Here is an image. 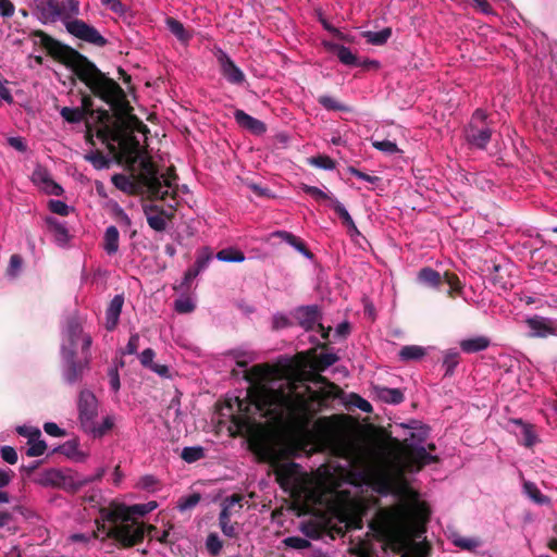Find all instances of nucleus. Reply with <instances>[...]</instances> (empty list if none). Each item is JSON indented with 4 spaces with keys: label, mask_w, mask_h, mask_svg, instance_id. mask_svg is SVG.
Masks as SVG:
<instances>
[{
    "label": "nucleus",
    "mask_w": 557,
    "mask_h": 557,
    "mask_svg": "<svg viewBox=\"0 0 557 557\" xmlns=\"http://www.w3.org/2000/svg\"><path fill=\"white\" fill-rule=\"evenodd\" d=\"M286 546L295 549H304L309 547L310 543L308 540L300 536H289L284 540Z\"/></svg>",
    "instance_id": "69168bd1"
},
{
    "label": "nucleus",
    "mask_w": 557,
    "mask_h": 557,
    "mask_svg": "<svg viewBox=\"0 0 557 557\" xmlns=\"http://www.w3.org/2000/svg\"><path fill=\"white\" fill-rule=\"evenodd\" d=\"M298 319L300 324L307 330L318 329L321 332L323 338L329 337V333L331 329H324V326L320 323V312L317 307H306L298 310Z\"/></svg>",
    "instance_id": "4468645a"
},
{
    "label": "nucleus",
    "mask_w": 557,
    "mask_h": 557,
    "mask_svg": "<svg viewBox=\"0 0 557 557\" xmlns=\"http://www.w3.org/2000/svg\"><path fill=\"white\" fill-rule=\"evenodd\" d=\"M36 482L41 486H53V487H60L63 486L65 483V475L63 472L57 469H49L44 472H41L37 479Z\"/></svg>",
    "instance_id": "4be33fe9"
},
{
    "label": "nucleus",
    "mask_w": 557,
    "mask_h": 557,
    "mask_svg": "<svg viewBox=\"0 0 557 557\" xmlns=\"http://www.w3.org/2000/svg\"><path fill=\"white\" fill-rule=\"evenodd\" d=\"M490 346V339L485 336H475L465 338L460 342V348L467 354H473L486 349Z\"/></svg>",
    "instance_id": "bb28decb"
},
{
    "label": "nucleus",
    "mask_w": 557,
    "mask_h": 557,
    "mask_svg": "<svg viewBox=\"0 0 557 557\" xmlns=\"http://www.w3.org/2000/svg\"><path fill=\"white\" fill-rule=\"evenodd\" d=\"M392 30L389 28H384L380 32H364L363 37L367 39L369 44L372 45H383L391 37Z\"/></svg>",
    "instance_id": "58836bf2"
},
{
    "label": "nucleus",
    "mask_w": 557,
    "mask_h": 557,
    "mask_svg": "<svg viewBox=\"0 0 557 557\" xmlns=\"http://www.w3.org/2000/svg\"><path fill=\"white\" fill-rule=\"evenodd\" d=\"M418 282L428 287L438 288L442 277L437 271L431 268H423L418 273Z\"/></svg>",
    "instance_id": "c85d7f7f"
},
{
    "label": "nucleus",
    "mask_w": 557,
    "mask_h": 557,
    "mask_svg": "<svg viewBox=\"0 0 557 557\" xmlns=\"http://www.w3.org/2000/svg\"><path fill=\"white\" fill-rule=\"evenodd\" d=\"M447 539L454 546L470 553L476 552L483 545V541L479 536H463L456 530H449Z\"/></svg>",
    "instance_id": "2eb2a0df"
},
{
    "label": "nucleus",
    "mask_w": 557,
    "mask_h": 557,
    "mask_svg": "<svg viewBox=\"0 0 557 557\" xmlns=\"http://www.w3.org/2000/svg\"><path fill=\"white\" fill-rule=\"evenodd\" d=\"M492 131L487 127L479 129L470 124L467 129V140L481 149H484L491 139Z\"/></svg>",
    "instance_id": "aec40b11"
},
{
    "label": "nucleus",
    "mask_w": 557,
    "mask_h": 557,
    "mask_svg": "<svg viewBox=\"0 0 557 557\" xmlns=\"http://www.w3.org/2000/svg\"><path fill=\"white\" fill-rule=\"evenodd\" d=\"M329 47L336 51V54L339 61L345 65H356L357 58L356 55L345 46L339 45H329Z\"/></svg>",
    "instance_id": "c9c22d12"
},
{
    "label": "nucleus",
    "mask_w": 557,
    "mask_h": 557,
    "mask_svg": "<svg viewBox=\"0 0 557 557\" xmlns=\"http://www.w3.org/2000/svg\"><path fill=\"white\" fill-rule=\"evenodd\" d=\"M24 260L22 256L14 253L10 257V261L7 268V276L11 280H15L20 276L23 271Z\"/></svg>",
    "instance_id": "473e14b6"
},
{
    "label": "nucleus",
    "mask_w": 557,
    "mask_h": 557,
    "mask_svg": "<svg viewBox=\"0 0 557 557\" xmlns=\"http://www.w3.org/2000/svg\"><path fill=\"white\" fill-rule=\"evenodd\" d=\"M1 457L5 462L10 465H14L17 462V453L11 446H4L1 448Z\"/></svg>",
    "instance_id": "774afa93"
},
{
    "label": "nucleus",
    "mask_w": 557,
    "mask_h": 557,
    "mask_svg": "<svg viewBox=\"0 0 557 557\" xmlns=\"http://www.w3.org/2000/svg\"><path fill=\"white\" fill-rule=\"evenodd\" d=\"M523 491L530 499H532L534 503L539 505L549 503V499L546 496H544L537 488V486L532 482H524Z\"/></svg>",
    "instance_id": "f704fd0d"
},
{
    "label": "nucleus",
    "mask_w": 557,
    "mask_h": 557,
    "mask_svg": "<svg viewBox=\"0 0 557 557\" xmlns=\"http://www.w3.org/2000/svg\"><path fill=\"white\" fill-rule=\"evenodd\" d=\"M157 506L156 502L132 506L112 502L99 510L94 536L101 540L113 539L124 546L135 545L145 535V527L138 518L154 510Z\"/></svg>",
    "instance_id": "7ed1b4c3"
},
{
    "label": "nucleus",
    "mask_w": 557,
    "mask_h": 557,
    "mask_svg": "<svg viewBox=\"0 0 557 557\" xmlns=\"http://www.w3.org/2000/svg\"><path fill=\"white\" fill-rule=\"evenodd\" d=\"M144 212L147 218L148 225L157 231L162 232L166 227V219L164 216V212L159 211L154 206H145Z\"/></svg>",
    "instance_id": "412c9836"
},
{
    "label": "nucleus",
    "mask_w": 557,
    "mask_h": 557,
    "mask_svg": "<svg viewBox=\"0 0 557 557\" xmlns=\"http://www.w3.org/2000/svg\"><path fill=\"white\" fill-rule=\"evenodd\" d=\"M90 346L91 337L84 332L81 319L69 318L62 331L61 357L90 356Z\"/></svg>",
    "instance_id": "0eeeda50"
},
{
    "label": "nucleus",
    "mask_w": 557,
    "mask_h": 557,
    "mask_svg": "<svg viewBox=\"0 0 557 557\" xmlns=\"http://www.w3.org/2000/svg\"><path fill=\"white\" fill-rule=\"evenodd\" d=\"M330 205L332 206L334 211L338 214L343 224L346 227L354 226V220L343 203H341L336 198L333 197V198H330Z\"/></svg>",
    "instance_id": "79ce46f5"
},
{
    "label": "nucleus",
    "mask_w": 557,
    "mask_h": 557,
    "mask_svg": "<svg viewBox=\"0 0 557 557\" xmlns=\"http://www.w3.org/2000/svg\"><path fill=\"white\" fill-rule=\"evenodd\" d=\"M330 205L332 206L334 211L338 214L343 224L346 227L354 226V220L343 203H341L336 198L333 197V198H330Z\"/></svg>",
    "instance_id": "a19ab883"
},
{
    "label": "nucleus",
    "mask_w": 557,
    "mask_h": 557,
    "mask_svg": "<svg viewBox=\"0 0 557 557\" xmlns=\"http://www.w3.org/2000/svg\"><path fill=\"white\" fill-rule=\"evenodd\" d=\"M302 190L306 194L310 195L314 200L320 201V202H322V201L330 202V198H333L325 190H322L315 186L304 185Z\"/></svg>",
    "instance_id": "5fc2aeb1"
},
{
    "label": "nucleus",
    "mask_w": 557,
    "mask_h": 557,
    "mask_svg": "<svg viewBox=\"0 0 557 557\" xmlns=\"http://www.w3.org/2000/svg\"><path fill=\"white\" fill-rule=\"evenodd\" d=\"M444 278L449 286V290H448L449 296L453 297L455 293H460L462 286L457 276L446 273Z\"/></svg>",
    "instance_id": "338daca9"
},
{
    "label": "nucleus",
    "mask_w": 557,
    "mask_h": 557,
    "mask_svg": "<svg viewBox=\"0 0 557 557\" xmlns=\"http://www.w3.org/2000/svg\"><path fill=\"white\" fill-rule=\"evenodd\" d=\"M218 61L222 75L233 85H242L245 82L244 72L223 51H219Z\"/></svg>",
    "instance_id": "ddd939ff"
},
{
    "label": "nucleus",
    "mask_w": 557,
    "mask_h": 557,
    "mask_svg": "<svg viewBox=\"0 0 557 557\" xmlns=\"http://www.w3.org/2000/svg\"><path fill=\"white\" fill-rule=\"evenodd\" d=\"M62 117L70 123L81 122L83 119V111L78 108L64 107L61 110Z\"/></svg>",
    "instance_id": "4d7b16f0"
},
{
    "label": "nucleus",
    "mask_w": 557,
    "mask_h": 557,
    "mask_svg": "<svg viewBox=\"0 0 557 557\" xmlns=\"http://www.w3.org/2000/svg\"><path fill=\"white\" fill-rule=\"evenodd\" d=\"M32 182L48 195L60 196L63 193V188L52 180L49 171L41 165H37L33 171Z\"/></svg>",
    "instance_id": "f8f14e48"
},
{
    "label": "nucleus",
    "mask_w": 557,
    "mask_h": 557,
    "mask_svg": "<svg viewBox=\"0 0 557 557\" xmlns=\"http://www.w3.org/2000/svg\"><path fill=\"white\" fill-rule=\"evenodd\" d=\"M216 258L223 262H243L245 255L235 248L222 249L216 253Z\"/></svg>",
    "instance_id": "e433bc0d"
},
{
    "label": "nucleus",
    "mask_w": 557,
    "mask_h": 557,
    "mask_svg": "<svg viewBox=\"0 0 557 557\" xmlns=\"http://www.w3.org/2000/svg\"><path fill=\"white\" fill-rule=\"evenodd\" d=\"M16 432L24 436L29 441L36 440V437H40L41 432L38 428L32 425H20L16 428Z\"/></svg>",
    "instance_id": "e2e57ef3"
},
{
    "label": "nucleus",
    "mask_w": 557,
    "mask_h": 557,
    "mask_svg": "<svg viewBox=\"0 0 557 557\" xmlns=\"http://www.w3.org/2000/svg\"><path fill=\"white\" fill-rule=\"evenodd\" d=\"M60 59L96 96L107 103L117 106L123 101L124 91L120 85L106 76L87 58L71 48L62 47Z\"/></svg>",
    "instance_id": "20e7f679"
},
{
    "label": "nucleus",
    "mask_w": 557,
    "mask_h": 557,
    "mask_svg": "<svg viewBox=\"0 0 557 557\" xmlns=\"http://www.w3.org/2000/svg\"><path fill=\"white\" fill-rule=\"evenodd\" d=\"M141 164L146 171L145 184L154 197L165 199L175 193L176 176L171 170L159 174L150 161L144 159Z\"/></svg>",
    "instance_id": "6e6552de"
},
{
    "label": "nucleus",
    "mask_w": 557,
    "mask_h": 557,
    "mask_svg": "<svg viewBox=\"0 0 557 557\" xmlns=\"http://www.w3.org/2000/svg\"><path fill=\"white\" fill-rule=\"evenodd\" d=\"M512 423L518 429L515 432L519 437V442L527 447H532L537 441L533 426L523 423L521 420H513Z\"/></svg>",
    "instance_id": "5701e85b"
},
{
    "label": "nucleus",
    "mask_w": 557,
    "mask_h": 557,
    "mask_svg": "<svg viewBox=\"0 0 557 557\" xmlns=\"http://www.w3.org/2000/svg\"><path fill=\"white\" fill-rule=\"evenodd\" d=\"M309 163L320 169L333 170L335 169V162L330 157L318 156L309 159Z\"/></svg>",
    "instance_id": "13d9d810"
},
{
    "label": "nucleus",
    "mask_w": 557,
    "mask_h": 557,
    "mask_svg": "<svg viewBox=\"0 0 557 557\" xmlns=\"http://www.w3.org/2000/svg\"><path fill=\"white\" fill-rule=\"evenodd\" d=\"M230 355L239 368H246L248 363L255 359V355L252 352L243 349H234Z\"/></svg>",
    "instance_id": "a18cd8bd"
},
{
    "label": "nucleus",
    "mask_w": 557,
    "mask_h": 557,
    "mask_svg": "<svg viewBox=\"0 0 557 557\" xmlns=\"http://www.w3.org/2000/svg\"><path fill=\"white\" fill-rule=\"evenodd\" d=\"M426 354V349L418 345H408L399 350V358L403 361L419 360Z\"/></svg>",
    "instance_id": "7c9ffc66"
},
{
    "label": "nucleus",
    "mask_w": 557,
    "mask_h": 557,
    "mask_svg": "<svg viewBox=\"0 0 557 557\" xmlns=\"http://www.w3.org/2000/svg\"><path fill=\"white\" fill-rule=\"evenodd\" d=\"M234 117L240 127L249 131L250 133H252L255 135H261L267 129L265 124L263 122L247 114L243 110H236L234 113Z\"/></svg>",
    "instance_id": "dca6fc26"
},
{
    "label": "nucleus",
    "mask_w": 557,
    "mask_h": 557,
    "mask_svg": "<svg viewBox=\"0 0 557 557\" xmlns=\"http://www.w3.org/2000/svg\"><path fill=\"white\" fill-rule=\"evenodd\" d=\"M175 310L178 313H189L195 309V301L189 296H183L175 300Z\"/></svg>",
    "instance_id": "8fccbe9b"
},
{
    "label": "nucleus",
    "mask_w": 557,
    "mask_h": 557,
    "mask_svg": "<svg viewBox=\"0 0 557 557\" xmlns=\"http://www.w3.org/2000/svg\"><path fill=\"white\" fill-rule=\"evenodd\" d=\"M314 429L317 430V432H319L321 434V436L325 437V438H329L332 436V433H333V424L330 422L329 419L326 418H323V419H319L315 423H314Z\"/></svg>",
    "instance_id": "680f3d73"
},
{
    "label": "nucleus",
    "mask_w": 557,
    "mask_h": 557,
    "mask_svg": "<svg viewBox=\"0 0 557 557\" xmlns=\"http://www.w3.org/2000/svg\"><path fill=\"white\" fill-rule=\"evenodd\" d=\"M62 376L67 384H75L83 379L85 371L89 368L90 356L61 357Z\"/></svg>",
    "instance_id": "9d476101"
},
{
    "label": "nucleus",
    "mask_w": 557,
    "mask_h": 557,
    "mask_svg": "<svg viewBox=\"0 0 557 557\" xmlns=\"http://www.w3.org/2000/svg\"><path fill=\"white\" fill-rule=\"evenodd\" d=\"M337 361V356L332 352L321 354L314 362L313 369L315 371H323L327 367L334 364Z\"/></svg>",
    "instance_id": "49530a36"
},
{
    "label": "nucleus",
    "mask_w": 557,
    "mask_h": 557,
    "mask_svg": "<svg viewBox=\"0 0 557 557\" xmlns=\"http://www.w3.org/2000/svg\"><path fill=\"white\" fill-rule=\"evenodd\" d=\"M199 500H200L199 494H191V495H188L187 497L181 498L177 507L181 511H186L188 509L194 508L199 503Z\"/></svg>",
    "instance_id": "0e129e2a"
},
{
    "label": "nucleus",
    "mask_w": 557,
    "mask_h": 557,
    "mask_svg": "<svg viewBox=\"0 0 557 557\" xmlns=\"http://www.w3.org/2000/svg\"><path fill=\"white\" fill-rule=\"evenodd\" d=\"M47 445L40 437H36L34 441L28 442L27 455L30 457H38L44 455Z\"/></svg>",
    "instance_id": "6e6d98bb"
},
{
    "label": "nucleus",
    "mask_w": 557,
    "mask_h": 557,
    "mask_svg": "<svg viewBox=\"0 0 557 557\" xmlns=\"http://www.w3.org/2000/svg\"><path fill=\"white\" fill-rule=\"evenodd\" d=\"M46 223L53 235L55 244L59 247H66L71 239L66 225L53 216H47Z\"/></svg>",
    "instance_id": "f3484780"
},
{
    "label": "nucleus",
    "mask_w": 557,
    "mask_h": 557,
    "mask_svg": "<svg viewBox=\"0 0 557 557\" xmlns=\"http://www.w3.org/2000/svg\"><path fill=\"white\" fill-rule=\"evenodd\" d=\"M205 457V449L201 446H190L183 448L181 458L188 462H196Z\"/></svg>",
    "instance_id": "4c0bfd02"
},
{
    "label": "nucleus",
    "mask_w": 557,
    "mask_h": 557,
    "mask_svg": "<svg viewBox=\"0 0 557 557\" xmlns=\"http://www.w3.org/2000/svg\"><path fill=\"white\" fill-rule=\"evenodd\" d=\"M524 322L529 329L528 335L530 337L557 336V323L549 318L533 315L527 318Z\"/></svg>",
    "instance_id": "9b49d317"
},
{
    "label": "nucleus",
    "mask_w": 557,
    "mask_h": 557,
    "mask_svg": "<svg viewBox=\"0 0 557 557\" xmlns=\"http://www.w3.org/2000/svg\"><path fill=\"white\" fill-rule=\"evenodd\" d=\"M298 472V466L295 463H287L280 466L276 469V478L280 484L287 488L289 485H293L296 481L295 475Z\"/></svg>",
    "instance_id": "393cba45"
},
{
    "label": "nucleus",
    "mask_w": 557,
    "mask_h": 557,
    "mask_svg": "<svg viewBox=\"0 0 557 557\" xmlns=\"http://www.w3.org/2000/svg\"><path fill=\"white\" fill-rule=\"evenodd\" d=\"M249 387L243 398L227 399L223 412L239 433L248 435L281 424L307 426L321 394L312 389L330 385L319 373L253 366L245 370Z\"/></svg>",
    "instance_id": "f03ea898"
},
{
    "label": "nucleus",
    "mask_w": 557,
    "mask_h": 557,
    "mask_svg": "<svg viewBox=\"0 0 557 557\" xmlns=\"http://www.w3.org/2000/svg\"><path fill=\"white\" fill-rule=\"evenodd\" d=\"M459 362V352L456 349H449L444 352L443 367L445 368V374H453L455 368Z\"/></svg>",
    "instance_id": "ea45409f"
},
{
    "label": "nucleus",
    "mask_w": 557,
    "mask_h": 557,
    "mask_svg": "<svg viewBox=\"0 0 557 557\" xmlns=\"http://www.w3.org/2000/svg\"><path fill=\"white\" fill-rule=\"evenodd\" d=\"M85 158L98 170L109 168L110 161L101 152H91L87 154Z\"/></svg>",
    "instance_id": "864d4df0"
},
{
    "label": "nucleus",
    "mask_w": 557,
    "mask_h": 557,
    "mask_svg": "<svg viewBox=\"0 0 557 557\" xmlns=\"http://www.w3.org/2000/svg\"><path fill=\"white\" fill-rule=\"evenodd\" d=\"M115 418L114 416H107L102 419V421L98 422L97 419L88 426L85 432L92 437H102L106 435L112 428L114 426Z\"/></svg>",
    "instance_id": "b1692460"
},
{
    "label": "nucleus",
    "mask_w": 557,
    "mask_h": 557,
    "mask_svg": "<svg viewBox=\"0 0 557 557\" xmlns=\"http://www.w3.org/2000/svg\"><path fill=\"white\" fill-rule=\"evenodd\" d=\"M58 1L59 0H33L35 13L42 23H53Z\"/></svg>",
    "instance_id": "a211bd4d"
},
{
    "label": "nucleus",
    "mask_w": 557,
    "mask_h": 557,
    "mask_svg": "<svg viewBox=\"0 0 557 557\" xmlns=\"http://www.w3.org/2000/svg\"><path fill=\"white\" fill-rule=\"evenodd\" d=\"M99 403L96 395L89 389H82L78 395V421L85 431L98 417Z\"/></svg>",
    "instance_id": "1a4fd4ad"
},
{
    "label": "nucleus",
    "mask_w": 557,
    "mask_h": 557,
    "mask_svg": "<svg viewBox=\"0 0 557 557\" xmlns=\"http://www.w3.org/2000/svg\"><path fill=\"white\" fill-rule=\"evenodd\" d=\"M112 183L117 189L124 193L134 194L136 191V184L134 181L124 174L113 175Z\"/></svg>",
    "instance_id": "72a5a7b5"
},
{
    "label": "nucleus",
    "mask_w": 557,
    "mask_h": 557,
    "mask_svg": "<svg viewBox=\"0 0 557 557\" xmlns=\"http://www.w3.org/2000/svg\"><path fill=\"white\" fill-rule=\"evenodd\" d=\"M219 525L225 536L233 539L237 535V525L231 522L230 517H219Z\"/></svg>",
    "instance_id": "603ef678"
},
{
    "label": "nucleus",
    "mask_w": 557,
    "mask_h": 557,
    "mask_svg": "<svg viewBox=\"0 0 557 557\" xmlns=\"http://www.w3.org/2000/svg\"><path fill=\"white\" fill-rule=\"evenodd\" d=\"M359 482L379 495H393L397 503L375 510V523L384 543L400 557H425L428 548L414 543L420 539L429 521L430 508L420 500L405 479L406 471H418L436 461V457L423 446L405 443L400 450L383 451L375 455H360L356 458Z\"/></svg>",
    "instance_id": "f257e3e1"
},
{
    "label": "nucleus",
    "mask_w": 557,
    "mask_h": 557,
    "mask_svg": "<svg viewBox=\"0 0 557 557\" xmlns=\"http://www.w3.org/2000/svg\"><path fill=\"white\" fill-rule=\"evenodd\" d=\"M48 207L51 212L59 214L61 216L69 215L71 208L62 200L51 199L48 202Z\"/></svg>",
    "instance_id": "052dcab7"
},
{
    "label": "nucleus",
    "mask_w": 557,
    "mask_h": 557,
    "mask_svg": "<svg viewBox=\"0 0 557 557\" xmlns=\"http://www.w3.org/2000/svg\"><path fill=\"white\" fill-rule=\"evenodd\" d=\"M212 259V253L208 248H203L197 256L194 267L199 271H203Z\"/></svg>",
    "instance_id": "bf43d9fd"
},
{
    "label": "nucleus",
    "mask_w": 557,
    "mask_h": 557,
    "mask_svg": "<svg viewBox=\"0 0 557 557\" xmlns=\"http://www.w3.org/2000/svg\"><path fill=\"white\" fill-rule=\"evenodd\" d=\"M124 304V298L122 295H116L110 301L109 307L106 312V327L107 330H113L117 322L122 311V307Z\"/></svg>",
    "instance_id": "6ab92c4d"
},
{
    "label": "nucleus",
    "mask_w": 557,
    "mask_h": 557,
    "mask_svg": "<svg viewBox=\"0 0 557 557\" xmlns=\"http://www.w3.org/2000/svg\"><path fill=\"white\" fill-rule=\"evenodd\" d=\"M127 127L114 123L112 126L104 125L98 129L97 134L112 152L117 153L126 162L135 163L141 158L143 151L140 141L132 132H128Z\"/></svg>",
    "instance_id": "423d86ee"
},
{
    "label": "nucleus",
    "mask_w": 557,
    "mask_h": 557,
    "mask_svg": "<svg viewBox=\"0 0 557 557\" xmlns=\"http://www.w3.org/2000/svg\"><path fill=\"white\" fill-rule=\"evenodd\" d=\"M377 396L383 401L394 405L400 404L404 400V394L398 388H379Z\"/></svg>",
    "instance_id": "2f4dec72"
},
{
    "label": "nucleus",
    "mask_w": 557,
    "mask_h": 557,
    "mask_svg": "<svg viewBox=\"0 0 557 557\" xmlns=\"http://www.w3.org/2000/svg\"><path fill=\"white\" fill-rule=\"evenodd\" d=\"M330 205L332 206L334 211L338 214L343 224L346 227L354 226V220L343 203H341L336 198L333 197V198H330Z\"/></svg>",
    "instance_id": "37998d69"
},
{
    "label": "nucleus",
    "mask_w": 557,
    "mask_h": 557,
    "mask_svg": "<svg viewBox=\"0 0 557 557\" xmlns=\"http://www.w3.org/2000/svg\"><path fill=\"white\" fill-rule=\"evenodd\" d=\"M330 205L332 206L334 211L338 214L343 224L346 227L354 226V220L343 203H341L336 198L333 197V198H330Z\"/></svg>",
    "instance_id": "c03bdc74"
},
{
    "label": "nucleus",
    "mask_w": 557,
    "mask_h": 557,
    "mask_svg": "<svg viewBox=\"0 0 557 557\" xmlns=\"http://www.w3.org/2000/svg\"><path fill=\"white\" fill-rule=\"evenodd\" d=\"M372 146L384 152V153H387V154H395V153H398L400 150L398 149L396 143L392 141V140H388V139H383V140H372Z\"/></svg>",
    "instance_id": "de8ad7c7"
},
{
    "label": "nucleus",
    "mask_w": 557,
    "mask_h": 557,
    "mask_svg": "<svg viewBox=\"0 0 557 557\" xmlns=\"http://www.w3.org/2000/svg\"><path fill=\"white\" fill-rule=\"evenodd\" d=\"M165 24L168 29L172 33V35H174L177 38L180 42L184 45H187L189 42V40L193 37V34L191 32L186 29L180 21L173 17H168L165 20Z\"/></svg>",
    "instance_id": "a878e982"
},
{
    "label": "nucleus",
    "mask_w": 557,
    "mask_h": 557,
    "mask_svg": "<svg viewBox=\"0 0 557 557\" xmlns=\"http://www.w3.org/2000/svg\"><path fill=\"white\" fill-rule=\"evenodd\" d=\"M243 497L240 495H232L231 497H226L222 502V509L219 517H230L232 518L234 515L238 513L243 508Z\"/></svg>",
    "instance_id": "cd10ccee"
},
{
    "label": "nucleus",
    "mask_w": 557,
    "mask_h": 557,
    "mask_svg": "<svg viewBox=\"0 0 557 557\" xmlns=\"http://www.w3.org/2000/svg\"><path fill=\"white\" fill-rule=\"evenodd\" d=\"M79 13L81 5L78 0H59L53 23L60 21L71 35L96 46H104L106 39L94 26L76 18Z\"/></svg>",
    "instance_id": "39448f33"
},
{
    "label": "nucleus",
    "mask_w": 557,
    "mask_h": 557,
    "mask_svg": "<svg viewBox=\"0 0 557 557\" xmlns=\"http://www.w3.org/2000/svg\"><path fill=\"white\" fill-rule=\"evenodd\" d=\"M120 233L115 226L107 227L103 235V249L108 255H114L119 250Z\"/></svg>",
    "instance_id": "c756f323"
},
{
    "label": "nucleus",
    "mask_w": 557,
    "mask_h": 557,
    "mask_svg": "<svg viewBox=\"0 0 557 557\" xmlns=\"http://www.w3.org/2000/svg\"><path fill=\"white\" fill-rule=\"evenodd\" d=\"M206 547L211 555H219L223 543L216 533H210L206 540Z\"/></svg>",
    "instance_id": "3c124183"
},
{
    "label": "nucleus",
    "mask_w": 557,
    "mask_h": 557,
    "mask_svg": "<svg viewBox=\"0 0 557 557\" xmlns=\"http://www.w3.org/2000/svg\"><path fill=\"white\" fill-rule=\"evenodd\" d=\"M319 103L323 106L326 110L349 111L348 107L338 102L336 99L330 96H321L319 98Z\"/></svg>",
    "instance_id": "09e8293b"
}]
</instances>
